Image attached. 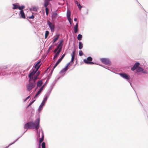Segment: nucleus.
<instances>
[{
  "label": "nucleus",
  "instance_id": "a18cd8bd",
  "mask_svg": "<svg viewBox=\"0 0 148 148\" xmlns=\"http://www.w3.org/2000/svg\"><path fill=\"white\" fill-rule=\"evenodd\" d=\"M42 108V107H40L39 109V111H40L41 110Z\"/></svg>",
  "mask_w": 148,
  "mask_h": 148
},
{
  "label": "nucleus",
  "instance_id": "c9c22d12",
  "mask_svg": "<svg viewBox=\"0 0 148 148\" xmlns=\"http://www.w3.org/2000/svg\"><path fill=\"white\" fill-rule=\"evenodd\" d=\"M78 31L77 28L74 27V32L75 33H76Z\"/></svg>",
  "mask_w": 148,
  "mask_h": 148
},
{
  "label": "nucleus",
  "instance_id": "aec40b11",
  "mask_svg": "<svg viewBox=\"0 0 148 148\" xmlns=\"http://www.w3.org/2000/svg\"><path fill=\"white\" fill-rule=\"evenodd\" d=\"M42 82L40 80L37 83V85L38 86L40 87L42 85Z\"/></svg>",
  "mask_w": 148,
  "mask_h": 148
},
{
  "label": "nucleus",
  "instance_id": "c85d7f7f",
  "mask_svg": "<svg viewBox=\"0 0 148 148\" xmlns=\"http://www.w3.org/2000/svg\"><path fill=\"white\" fill-rule=\"evenodd\" d=\"M25 8V6L24 5H22L21 7H18V8L19 10H21Z\"/></svg>",
  "mask_w": 148,
  "mask_h": 148
},
{
  "label": "nucleus",
  "instance_id": "bb28decb",
  "mask_svg": "<svg viewBox=\"0 0 148 148\" xmlns=\"http://www.w3.org/2000/svg\"><path fill=\"white\" fill-rule=\"evenodd\" d=\"M62 48V45H61V46L58 49H59L58 50V51H57V53H58L59 54L60 51H61Z\"/></svg>",
  "mask_w": 148,
  "mask_h": 148
},
{
  "label": "nucleus",
  "instance_id": "8fccbe9b",
  "mask_svg": "<svg viewBox=\"0 0 148 148\" xmlns=\"http://www.w3.org/2000/svg\"><path fill=\"white\" fill-rule=\"evenodd\" d=\"M40 147H39V148H40Z\"/></svg>",
  "mask_w": 148,
  "mask_h": 148
},
{
  "label": "nucleus",
  "instance_id": "72a5a7b5",
  "mask_svg": "<svg viewBox=\"0 0 148 148\" xmlns=\"http://www.w3.org/2000/svg\"><path fill=\"white\" fill-rule=\"evenodd\" d=\"M59 63H60V62L57 61V62L56 63L55 65L53 67V69H54V68H55Z\"/></svg>",
  "mask_w": 148,
  "mask_h": 148
},
{
  "label": "nucleus",
  "instance_id": "58836bf2",
  "mask_svg": "<svg viewBox=\"0 0 148 148\" xmlns=\"http://www.w3.org/2000/svg\"><path fill=\"white\" fill-rule=\"evenodd\" d=\"M66 53H64V54L60 58L61 59H63V58H64V57L65 56V55H66Z\"/></svg>",
  "mask_w": 148,
  "mask_h": 148
},
{
  "label": "nucleus",
  "instance_id": "7ed1b4c3",
  "mask_svg": "<svg viewBox=\"0 0 148 148\" xmlns=\"http://www.w3.org/2000/svg\"><path fill=\"white\" fill-rule=\"evenodd\" d=\"M36 85L35 82L34 81L30 82L27 86V89L28 91H30L32 88L34 87Z\"/></svg>",
  "mask_w": 148,
  "mask_h": 148
},
{
  "label": "nucleus",
  "instance_id": "c756f323",
  "mask_svg": "<svg viewBox=\"0 0 148 148\" xmlns=\"http://www.w3.org/2000/svg\"><path fill=\"white\" fill-rule=\"evenodd\" d=\"M59 54L58 53L56 52L54 56L53 59H55V58H56L59 55Z\"/></svg>",
  "mask_w": 148,
  "mask_h": 148
},
{
  "label": "nucleus",
  "instance_id": "f8f14e48",
  "mask_svg": "<svg viewBox=\"0 0 148 148\" xmlns=\"http://www.w3.org/2000/svg\"><path fill=\"white\" fill-rule=\"evenodd\" d=\"M43 86H42L40 88L39 91L35 95L34 97L35 98H36L38 95L40 94V92L43 90Z\"/></svg>",
  "mask_w": 148,
  "mask_h": 148
},
{
  "label": "nucleus",
  "instance_id": "cd10ccee",
  "mask_svg": "<svg viewBox=\"0 0 148 148\" xmlns=\"http://www.w3.org/2000/svg\"><path fill=\"white\" fill-rule=\"evenodd\" d=\"M32 9L34 11L37 12V8L35 7H33Z\"/></svg>",
  "mask_w": 148,
  "mask_h": 148
},
{
  "label": "nucleus",
  "instance_id": "473e14b6",
  "mask_svg": "<svg viewBox=\"0 0 148 148\" xmlns=\"http://www.w3.org/2000/svg\"><path fill=\"white\" fill-rule=\"evenodd\" d=\"M45 11L46 14L47 15L48 14L49 9L47 7L45 8Z\"/></svg>",
  "mask_w": 148,
  "mask_h": 148
},
{
  "label": "nucleus",
  "instance_id": "f704fd0d",
  "mask_svg": "<svg viewBox=\"0 0 148 148\" xmlns=\"http://www.w3.org/2000/svg\"><path fill=\"white\" fill-rule=\"evenodd\" d=\"M59 63H60V62L57 61V62L56 63L55 65L53 67V69H54V68H55Z\"/></svg>",
  "mask_w": 148,
  "mask_h": 148
},
{
  "label": "nucleus",
  "instance_id": "39448f33",
  "mask_svg": "<svg viewBox=\"0 0 148 148\" xmlns=\"http://www.w3.org/2000/svg\"><path fill=\"white\" fill-rule=\"evenodd\" d=\"M47 24L49 26V27L50 28L51 32H53L54 30L55 25L54 24L51 23L50 21H48Z\"/></svg>",
  "mask_w": 148,
  "mask_h": 148
},
{
  "label": "nucleus",
  "instance_id": "6e6552de",
  "mask_svg": "<svg viewBox=\"0 0 148 148\" xmlns=\"http://www.w3.org/2000/svg\"><path fill=\"white\" fill-rule=\"evenodd\" d=\"M75 51H74L71 54V62L73 63L74 60L75 58Z\"/></svg>",
  "mask_w": 148,
  "mask_h": 148
},
{
  "label": "nucleus",
  "instance_id": "a19ab883",
  "mask_svg": "<svg viewBox=\"0 0 148 148\" xmlns=\"http://www.w3.org/2000/svg\"><path fill=\"white\" fill-rule=\"evenodd\" d=\"M40 72L38 71L36 73V76H38L40 74Z\"/></svg>",
  "mask_w": 148,
  "mask_h": 148
},
{
  "label": "nucleus",
  "instance_id": "f03ea898",
  "mask_svg": "<svg viewBox=\"0 0 148 148\" xmlns=\"http://www.w3.org/2000/svg\"><path fill=\"white\" fill-rule=\"evenodd\" d=\"M139 63L138 62L136 63L134 66L132 68V70L134 71L136 70V72L137 73H140L145 74H147V71L141 67L139 66Z\"/></svg>",
  "mask_w": 148,
  "mask_h": 148
},
{
  "label": "nucleus",
  "instance_id": "4c0bfd02",
  "mask_svg": "<svg viewBox=\"0 0 148 148\" xmlns=\"http://www.w3.org/2000/svg\"><path fill=\"white\" fill-rule=\"evenodd\" d=\"M37 76H36V75L34 76V79H33V81H34L35 82L36 80L37 79Z\"/></svg>",
  "mask_w": 148,
  "mask_h": 148
},
{
  "label": "nucleus",
  "instance_id": "7c9ffc66",
  "mask_svg": "<svg viewBox=\"0 0 148 148\" xmlns=\"http://www.w3.org/2000/svg\"><path fill=\"white\" fill-rule=\"evenodd\" d=\"M29 77V82H32H32L31 81H32V80H33L34 78H33V77L31 76V77Z\"/></svg>",
  "mask_w": 148,
  "mask_h": 148
},
{
  "label": "nucleus",
  "instance_id": "412c9836",
  "mask_svg": "<svg viewBox=\"0 0 148 148\" xmlns=\"http://www.w3.org/2000/svg\"><path fill=\"white\" fill-rule=\"evenodd\" d=\"M83 47V44L81 42H79V49H81Z\"/></svg>",
  "mask_w": 148,
  "mask_h": 148
},
{
  "label": "nucleus",
  "instance_id": "603ef678",
  "mask_svg": "<svg viewBox=\"0 0 148 148\" xmlns=\"http://www.w3.org/2000/svg\"><path fill=\"white\" fill-rule=\"evenodd\" d=\"M43 86L44 87V85H43Z\"/></svg>",
  "mask_w": 148,
  "mask_h": 148
},
{
  "label": "nucleus",
  "instance_id": "f3484780",
  "mask_svg": "<svg viewBox=\"0 0 148 148\" xmlns=\"http://www.w3.org/2000/svg\"><path fill=\"white\" fill-rule=\"evenodd\" d=\"M58 16V14L56 12H54L53 13L52 15V18H56Z\"/></svg>",
  "mask_w": 148,
  "mask_h": 148
},
{
  "label": "nucleus",
  "instance_id": "393cba45",
  "mask_svg": "<svg viewBox=\"0 0 148 148\" xmlns=\"http://www.w3.org/2000/svg\"><path fill=\"white\" fill-rule=\"evenodd\" d=\"M13 9H15L17 8H18V5H16L15 4H13Z\"/></svg>",
  "mask_w": 148,
  "mask_h": 148
},
{
  "label": "nucleus",
  "instance_id": "6ab92c4d",
  "mask_svg": "<svg viewBox=\"0 0 148 148\" xmlns=\"http://www.w3.org/2000/svg\"><path fill=\"white\" fill-rule=\"evenodd\" d=\"M75 3L77 5V6H78V8H79V10H80L81 8H82V6L80 5V4L78 3L77 1H75Z\"/></svg>",
  "mask_w": 148,
  "mask_h": 148
},
{
  "label": "nucleus",
  "instance_id": "20e7f679",
  "mask_svg": "<svg viewBox=\"0 0 148 148\" xmlns=\"http://www.w3.org/2000/svg\"><path fill=\"white\" fill-rule=\"evenodd\" d=\"M92 60V58L91 57H88L86 59H84V62L85 63L87 64H94V63L92 62H91Z\"/></svg>",
  "mask_w": 148,
  "mask_h": 148
},
{
  "label": "nucleus",
  "instance_id": "79ce46f5",
  "mask_svg": "<svg viewBox=\"0 0 148 148\" xmlns=\"http://www.w3.org/2000/svg\"><path fill=\"white\" fill-rule=\"evenodd\" d=\"M78 24L77 23L76 25L74 27L75 28H78Z\"/></svg>",
  "mask_w": 148,
  "mask_h": 148
},
{
  "label": "nucleus",
  "instance_id": "3c124183",
  "mask_svg": "<svg viewBox=\"0 0 148 148\" xmlns=\"http://www.w3.org/2000/svg\"><path fill=\"white\" fill-rule=\"evenodd\" d=\"M39 137H40V134H39Z\"/></svg>",
  "mask_w": 148,
  "mask_h": 148
},
{
  "label": "nucleus",
  "instance_id": "b1692460",
  "mask_svg": "<svg viewBox=\"0 0 148 148\" xmlns=\"http://www.w3.org/2000/svg\"><path fill=\"white\" fill-rule=\"evenodd\" d=\"M71 13L70 12L68 11L67 14V18L69 19H70V16H71Z\"/></svg>",
  "mask_w": 148,
  "mask_h": 148
},
{
  "label": "nucleus",
  "instance_id": "49530a36",
  "mask_svg": "<svg viewBox=\"0 0 148 148\" xmlns=\"http://www.w3.org/2000/svg\"><path fill=\"white\" fill-rule=\"evenodd\" d=\"M35 101V100H34V101H32L31 102V103L30 104V105H31V104H32V103H33L34 102V101Z\"/></svg>",
  "mask_w": 148,
  "mask_h": 148
},
{
  "label": "nucleus",
  "instance_id": "1a4fd4ad",
  "mask_svg": "<svg viewBox=\"0 0 148 148\" xmlns=\"http://www.w3.org/2000/svg\"><path fill=\"white\" fill-rule=\"evenodd\" d=\"M119 74L122 77H123L124 78H125L127 79H129V76L128 75H127V74L123 73H120Z\"/></svg>",
  "mask_w": 148,
  "mask_h": 148
},
{
  "label": "nucleus",
  "instance_id": "37998d69",
  "mask_svg": "<svg viewBox=\"0 0 148 148\" xmlns=\"http://www.w3.org/2000/svg\"><path fill=\"white\" fill-rule=\"evenodd\" d=\"M68 20H69L70 24H71V18H70V19H69L68 18Z\"/></svg>",
  "mask_w": 148,
  "mask_h": 148
},
{
  "label": "nucleus",
  "instance_id": "2f4dec72",
  "mask_svg": "<svg viewBox=\"0 0 148 148\" xmlns=\"http://www.w3.org/2000/svg\"><path fill=\"white\" fill-rule=\"evenodd\" d=\"M41 146L42 148H45V143H42V144Z\"/></svg>",
  "mask_w": 148,
  "mask_h": 148
},
{
  "label": "nucleus",
  "instance_id": "09e8293b",
  "mask_svg": "<svg viewBox=\"0 0 148 148\" xmlns=\"http://www.w3.org/2000/svg\"><path fill=\"white\" fill-rule=\"evenodd\" d=\"M74 21H77V18H75L74 19Z\"/></svg>",
  "mask_w": 148,
  "mask_h": 148
},
{
  "label": "nucleus",
  "instance_id": "c03bdc74",
  "mask_svg": "<svg viewBox=\"0 0 148 148\" xmlns=\"http://www.w3.org/2000/svg\"><path fill=\"white\" fill-rule=\"evenodd\" d=\"M62 60L60 58L57 61L60 63L61 62V61H62Z\"/></svg>",
  "mask_w": 148,
  "mask_h": 148
},
{
  "label": "nucleus",
  "instance_id": "e433bc0d",
  "mask_svg": "<svg viewBox=\"0 0 148 148\" xmlns=\"http://www.w3.org/2000/svg\"><path fill=\"white\" fill-rule=\"evenodd\" d=\"M83 53L82 51H79V54L80 56H82L83 55Z\"/></svg>",
  "mask_w": 148,
  "mask_h": 148
},
{
  "label": "nucleus",
  "instance_id": "0eeeda50",
  "mask_svg": "<svg viewBox=\"0 0 148 148\" xmlns=\"http://www.w3.org/2000/svg\"><path fill=\"white\" fill-rule=\"evenodd\" d=\"M40 63V61L38 62L34 66L35 68L36 69V71H37L41 66V64L39 65Z\"/></svg>",
  "mask_w": 148,
  "mask_h": 148
},
{
  "label": "nucleus",
  "instance_id": "de8ad7c7",
  "mask_svg": "<svg viewBox=\"0 0 148 148\" xmlns=\"http://www.w3.org/2000/svg\"><path fill=\"white\" fill-rule=\"evenodd\" d=\"M30 96H28V97H27L26 98V99H25V100H27V99H29V97H30Z\"/></svg>",
  "mask_w": 148,
  "mask_h": 148
},
{
  "label": "nucleus",
  "instance_id": "ea45409f",
  "mask_svg": "<svg viewBox=\"0 0 148 148\" xmlns=\"http://www.w3.org/2000/svg\"><path fill=\"white\" fill-rule=\"evenodd\" d=\"M34 17V16L32 15L31 16L29 17L28 18L29 19H33Z\"/></svg>",
  "mask_w": 148,
  "mask_h": 148
},
{
  "label": "nucleus",
  "instance_id": "ddd939ff",
  "mask_svg": "<svg viewBox=\"0 0 148 148\" xmlns=\"http://www.w3.org/2000/svg\"><path fill=\"white\" fill-rule=\"evenodd\" d=\"M47 99V97H45L43 101H42V103L40 105V107H42L45 104V102L46 101Z\"/></svg>",
  "mask_w": 148,
  "mask_h": 148
},
{
  "label": "nucleus",
  "instance_id": "4be33fe9",
  "mask_svg": "<svg viewBox=\"0 0 148 148\" xmlns=\"http://www.w3.org/2000/svg\"><path fill=\"white\" fill-rule=\"evenodd\" d=\"M82 35L80 34H79L78 35L77 37V38L78 39V40H82Z\"/></svg>",
  "mask_w": 148,
  "mask_h": 148
},
{
  "label": "nucleus",
  "instance_id": "dca6fc26",
  "mask_svg": "<svg viewBox=\"0 0 148 148\" xmlns=\"http://www.w3.org/2000/svg\"><path fill=\"white\" fill-rule=\"evenodd\" d=\"M49 3V1H48V0H45L44 1V7L46 8V7H47V6L48 5Z\"/></svg>",
  "mask_w": 148,
  "mask_h": 148
},
{
  "label": "nucleus",
  "instance_id": "a211bd4d",
  "mask_svg": "<svg viewBox=\"0 0 148 148\" xmlns=\"http://www.w3.org/2000/svg\"><path fill=\"white\" fill-rule=\"evenodd\" d=\"M37 71H36V70L35 71L33 70V71L29 73V77H31V76L33 77V75H34L35 73L37 72Z\"/></svg>",
  "mask_w": 148,
  "mask_h": 148
},
{
  "label": "nucleus",
  "instance_id": "5701e85b",
  "mask_svg": "<svg viewBox=\"0 0 148 148\" xmlns=\"http://www.w3.org/2000/svg\"><path fill=\"white\" fill-rule=\"evenodd\" d=\"M69 64H70L69 63H68L67 64V66L65 67L63 69V71H66L67 70V69H68V66L69 65Z\"/></svg>",
  "mask_w": 148,
  "mask_h": 148
},
{
  "label": "nucleus",
  "instance_id": "4468645a",
  "mask_svg": "<svg viewBox=\"0 0 148 148\" xmlns=\"http://www.w3.org/2000/svg\"><path fill=\"white\" fill-rule=\"evenodd\" d=\"M44 139V135L43 132L42 133V136L39 140V147H40V145L41 143L43 141Z\"/></svg>",
  "mask_w": 148,
  "mask_h": 148
},
{
  "label": "nucleus",
  "instance_id": "9d476101",
  "mask_svg": "<svg viewBox=\"0 0 148 148\" xmlns=\"http://www.w3.org/2000/svg\"><path fill=\"white\" fill-rule=\"evenodd\" d=\"M20 14L21 15V18L25 19V14L23 10H21L20 11Z\"/></svg>",
  "mask_w": 148,
  "mask_h": 148
},
{
  "label": "nucleus",
  "instance_id": "2eb2a0df",
  "mask_svg": "<svg viewBox=\"0 0 148 148\" xmlns=\"http://www.w3.org/2000/svg\"><path fill=\"white\" fill-rule=\"evenodd\" d=\"M62 42V41H61L60 42L59 44L58 45L57 47V48H56L55 49L54 51V53H56V52L57 51V50L61 46V44Z\"/></svg>",
  "mask_w": 148,
  "mask_h": 148
},
{
  "label": "nucleus",
  "instance_id": "423d86ee",
  "mask_svg": "<svg viewBox=\"0 0 148 148\" xmlns=\"http://www.w3.org/2000/svg\"><path fill=\"white\" fill-rule=\"evenodd\" d=\"M101 60L103 63L106 65H109L111 64V62L108 59L105 58H102Z\"/></svg>",
  "mask_w": 148,
  "mask_h": 148
},
{
  "label": "nucleus",
  "instance_id": "9b49d317",
  "mask_svg": "<svg viewBox=\"0 0 148 148\" xmlns=\"http://www.w3.org/2000/svg\"><path fill=\"white\" fill-rule=\"evenodd\" d=\"M59 37V35L58 34L54 37V38L53 40V43H54L56 41Z\"/></svg>",
  "mask_w": 148,
  "mask_h": 148
},
{
  "label": "nucleus",
  "instance_id": "f257e3e1",
  "mask_svg": "<svg viewBox=\"0 0 148 148\" xmlns=\"http://www.w3.org/2000/svg\"><path fill=\"white\" fill-rule=\"evenodd\" d=\"M40 119L37 118L35 121V123L32 122H29L25 124L24 128L27 129H35L37 130L39 127Z\"/></svg>",
  "mask_w": 148,
  "mask_h": 148
},
{
  "label": "nucleus",
  "instance_id": "a878e982",
  "mask_svg": "<svg viewBox=\"0 0 148 148\" xmlns=\"http://www.w3.org/2000/svg\"><path fill=\"white\" fill-rule=\"evenodd\" d=\"M49 31H46L45 34V38H46L47 37V36H48L49 34Z\"/></svg>",
  "mask_w": 148,
  "mask_h": 148
}]
</instances>
